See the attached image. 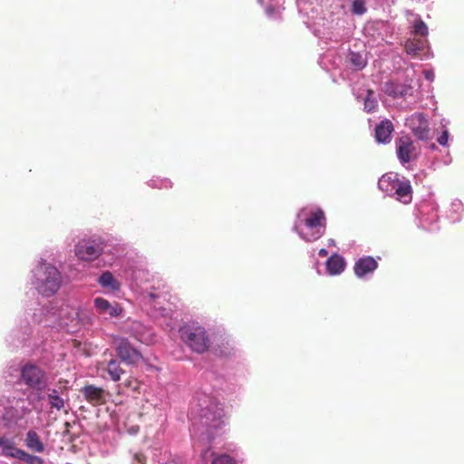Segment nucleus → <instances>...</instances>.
Segmentation results:
<instances>
[{"mask_svg": "<svg viewBox=\"0 0 464 464\" xmlns=\"http://www.w3.org/2000/svg\"><path fill=\"white\" fill-rule=\"evenodd\" d=\"M32 320L36 328L24 322L11 332L7 341L12 345L21 343L34 351L40 349L48 338H53L54 333L78 331L83 323V309L55 299L34 308Z\"/></svg>", "mask_w": 464, "mask_h": 464, "instance_id": "nucleus-1", "label": "nucleus"}, {"mask_svg": "<svg viewBox=\"0 0 464 464\" xmlns=\"http://www.w3.org/2000/svg\"><path fill=\"white\" fill-rule=\"evenodd\" d=\"M326 218L323 209L315 205H308L297 212L292 229L304 241L314 242L324 236Z\"/></svg>", "mask_w": 464, "mask_h": 464, "instance_id": "nucleus-2", "label": "nucleus"}, {"mask_svg": "<svg viewBox=\"0 0 464 464\" xmlns=\"http://www.w3.org/2000/svg\"><path fill=\"white\" fill-rule=\"evenodd\" d=\"M190 414L198 417L199 425L206 427L207 435L209 437L211 430L218 429L223 423L225 411L214 396L205 392H198L194 397Z\"/></svg>", "mask_w": 464, "mask_h": 464, "instance_id": "nucleus-3", "label": "nucleus"}, {"mask_svg": "<svg viewBox=\"0 0 464 464\" xmlns=\"http://www.w3.org/2000/svg\"><path fill=\"white\" fill-rule=\"evenodd\" d=\"M296 5L303 23L315 36L325 40H332L334 37V20L322 15L318 4L311 0H297Z\"/></svg>", "mask_w": 464, "mask_h": 464, "instance_id": "nucleus-4", "label": "nucleus"}, {"mask_svg": "<svg viewBox=\"0 0 464 464\" xmlns=\"http://www.w3.org/2000/svg\"><path fill=\"white\" fill-rule=\"evenodd\" d=\"M179 335L184 345L196 354L209 352L214 333L198 320L184 322L179 328Z\"/></svg>", "mask_w": 464, "mask_h": 464, "instance_id": "nucleus-5", "label": "nucleus"}, {"mask_svg": "<svg viewBox=\"0 0 464 464\" xmlns=\"http://www.w3.org/2000/svg\"><path fill=\"white\" fill-rule=\"evenodd\" d=\"M31 282L40 295L49 297L60 289L62 275L55 266L40 258L32 269Z\"/></svg>", "mask_w": 464, "mask_h": 464, "instance_id": "nucleus-6", "label": "nucleus"}, {"mask_svg": "<svg viewBox=\"0 0 464 464\" xmlns=\"http://www.w3.org/2000/svg\"><path fill=\"white\" fill-rule=\"evenodd\" d=\"M30 412L29 404L24 398L10 397L0 400V426L13 429Z\"/></svg>", "mask_w": 464, "mask_h": 464, "instance_id": "nucleus-7", "label": "nucleus"}, {"mask_svg": "<svg viewBox=\"0 0 464 464\" xmlns=\"http://www.w3.org/2000/svg\"><path fill=\"white\" fill-rule=\"evenodd\" d=\"M20 382L37 393L38 400H43L42 393L48 386V375L39 365L25 362L20 369Z\"/></svg>", "mask_w": 464, "mask_h": 464, "instance_id": "nucleus-8", "label": "nucleus"}, {"mask_svg": "<svg viewBox=\"0 0 464 464\" xmlns=\"http://www.w3.org/2000/svg\"><path fill=\"white\" fill-rule=\"evenodd\" d=\"M103 239L101 237H92L80 240L74 246L78 259L92 262L102 255Z\"/></svg>", "mask_w": 464, "mask_h": 464, "instance_id": "nucleus-9", "label": "nucleus"}, {"mask_svg": "<svg viewBox=\"0 0 464 464\" xmlns=\"http://www.w3.org/2000/svg\"><path fill=\"white\" fill-rule=\"evenodd\" d=\"M112 343L118 356L125 363L134 365L141 361V353L126 338L114 336Z\"/></svg>", "mask_w": 464, "mask_h": 464, "instance_id": "nucleus-10", "label": "nucleus"}, {"mask_svg": "<svg viewBox=\"0 0 464 464\" xmlns=\"http://www.w3.org/2000/svg\"><path fill=\"white\" fill-rule=\"evenodd\" d=\"M209 351H211L215 356L225 359L236 357L237 353V349L235 346L234 341L226 334H214Z\"/></svg>", "mask_w": 464, "mask_h": 464, "instance_id": "nucleus-11", "label": "nucleus"}, {"mask_svg": "<svg viewBox=\"0 0 464 464\" xmlns=\"http://www.w3.org/2000/svg\"><path fill=\"white\" fill-rule=\"evenodd\" d=\"M405 125L420 140L430 138V129L427 116L422 112H415L406 118Z\"/></svg>", "mask_w": 464, "mask_h": 464, "instance_id": "nucleus-12", "label": "nucleus"}, {"mask_svg": "<svg viewBox=\"0 0 464 464\" xmlns=\"http://www.w3.org/2000/svg\"><path fill=\"white\" fill-rule=\"evenodd\" d=\"M128 247L125 244L116 240L103 239L102 256L109 266H113L127 255Z\"/></svg>", "mask_w": 464, "mask_h": 464, "instance_id": "nucleus-13", "label": "nucleus"}, {"mask_svg": "<svg viewBox=\"0 0 464 464\" xmlns=\"http://www.w3.org/2000/svg\"><path fill=\"white\" fill-rule=\"evenodd\" d=\"M438 209V204L431 199L421 202L418 208V212L423 227L430 230L433 229V226L439 220Z\"/></svg>", "mask_w": 464, "mask_h": 464, "instance_id": "nucleus-14", "label": "nucleus"}, {"mask_svg": "<svg viewBox=\"0 0 464 464\" xmlns=\"http://www.w3.org/2000/svg\"><path fill=\"white\" fill-rule=\"evenodd\" d=\"M396 153L401 164L405 166L416 158L417 149L410 138L401 137L397 141Z\"/></svg>", "mask_w": 464, "mask_h": 464, "instance_id": "nucleus-15", "label": "nucleus"}, {"mask_svg": "<svg viewBox=\"0 0 464 464\" xmlns=\"http://www.w3.org/2000/svg\"><path fill=\"white\" fill-rule=\"evenodd\" d=\"M127 332L140 343L149 344L153 342L154 335L151 329L140 321H131L127 325Z\"/></svg>", "mask_w": 464, "mask_h": 464, "instance_id": "nucleus-16", "label": "nucleus"}, {"mask_svg": "<svg viewBox=\"0 0 464 464\" xmlns=\"http://www.w3.org/2000/svg\"><path fill=\"white\" fill-rule=\"evenodd\" d=\"M96 311L102 315H108L110 318L120 317L122 314V308L118 303H110L102 297H96L93 300Z\"/></svg>", "mask_w": 464, "mask_h": 464, "instance_id": "nucleus-17", "label": "nucleus"}, {"mask_svg": "<svg viewBox=\"0 0 464 464\" xmlns=\"http://www.w3.org/2000/svg\"><path fill=\"white\" fill-rule=\"evenodd\" d=\"M406 53L413 58L420 60L430 58V49L425 40H408L405 43Z\"/></svg>", "mask_w": 464, "mask_h": 464, "instance_id": "nucleus-18", "label": "nucleus"}, {"mask_svg": "<svg viewBox=\"0 0 464 464\" xmlns=\"http://www.w3.org/2000/svg\"><path fill=\"white\" fill-rule=\"evenodd\" d=\"M257 3L264 7L265 14L268 19L274 21L282 19V13L285 9L284 0H257Z\"/></svg>", "mask_w": 464, "mask_h": 464, "instance_id": "nucleus-19", "label": "nucleus"}, {"mask_svg": "<svg viewBox=\"0 0 464 464\" xmlns=\"http://www.w3.org/2000/svg\"><path fill=\"white\" fill-rule=\"evenodd\" d=\"M378 267L377 261L370 256L360 257L354 264L353 271L358 278H364Z\"/></svg>", "mask_w": 464, "mask_h": 464, "instance_id": "nucleus-20", "label": "nucleus"}, {"mask_svg": "<svg viewBox=\"0 0 464 464\" xmlns=\"http://www.w3.org/2000/svg\"><path fill=\"white\" fill-rule=\"evenodd\" d=\"M81 392L86 401L92 405H100L106 401V393L102 388L90 384L84 386Z\"/></svg>", "mask_w": 464, "mask_h": 464, "instance_id": "nucleus-21", "label": "nucleus"}, {"mask_svg": "<svg viewBox=\"0 0 464 464\" xmlns=\"http://www.w3.org/2000/svg\"><path fill=\"white\" fill-rule=\"evenodd\" d=\"M384 92L392 98H401L413 95V88L409 84H401L388 82L384 85Z\"/></svg>", "mask_w": 464, "mask_h": 464, "instance_id": "nucleus-22", "label": "nucleus"}, {"mask_svg": "<svg viewBox=\"0 0 464 464\" xmlns=\"http://www.w3.org/2000/svg\"><path fill=\"white\" fill-rule=\"evenodd\" d=\"M345 266L344 258L337 253L333 254L325 262L326 273L331 276L341 275Z\"/></svg>", "mask_w": 464, "mask_h": 464, "instance_id": "nucleus-23", "label": "nucleus"}, {"mask_svg": "<svg viewBox=\"0 0 464 464\" xmlns=\"http://www.w3.org/2000/svg\"><path fill=\"white\" fill-rule=\"evenodd\" d=\"M412 190L408 179H401L396 185L391 196H395L396 199L403 204H409L412 198Z\"/></svg>", "mask_w": 464, "mask_h": 464, "instance_id": "nucleus-24", "label": "nucleus"}, {"mask_svg": "<svg viewBox=\"0 0 464 464\" xmlns=\"http://www.w3.org/2000/svg\"><path fill=\"white\" fill-rule=\"evenodd\" d=\"M18 450L14 437L0 433V456L14 459Z\"/></svg>", "mask_w": 464, "mask_h": 464, "instance_id": "nucleus-25", "label": "nucleus"}, {"mask_svg": "<svg viewBox=\"0 0 464 464\" xmlns=\"http://www.w3.org/2000/svg\"><path fill=\"white\" fill-rule=\"evenodd\" d=\"M393 131V124L391 121H382L375 128V139L379 143H388Z\"/></svg>", "mask_w": 464, "mask_h": 464, "instance_id": "nucleus-26", "label": "nucleus"}, {"mask_svg": "<svg viewBox=\"0 0 464 464\" xmlns=\"http://www.w3.org/2000/svg\"><path fill=\"white\" fill-rule=\"evenodd\" d=\"M400 180L401 179L397 173L389 172L379 179L378 188L387 195L391 196Z\"/></svg>", "mask_w": 464, "mask_h": 464, "instance_id": "nucleus-27", "label": "nucleus"}, {"mask_svg": "<svg viewBox=\"0 0 464 464\" xmlns=\"http://www.w3.org/2000/svg\"><path fill=\"white\" fill-rule=\"evenodd\" d=\"M24 444L28 450L37 453L44 452L45 449L40 436L34 430H30L26 432Z\"/></svg>", "mask_w": 464, "mask_h": 464, "instance_id": "nucleus-28", "label": "nucleus"}, {"mask_svg": "<svg viewBox=\"0 0 464 464\" xmlns=\"http://www.w3.org/2000/svg\"><path fill=\"white\" fill-rule=\"evenodd\" d=\"M98 284L110 291L117 292L121 289V283L114 277L110 271H104L97 280Z\"/></svg>", "mask_w": 464, "mask_h": 464, "instance_id": "nucleus-29", "label": "nucleus"}, {"mask_svg": "<svg viewBox=\"0 0 464 464\" xmlns=\"http://www.w3.org/2000/svg\"><path fill=\"white\" fill-rule=\"evenodd\" d=\"M346 63L355 71H361L367 65V59L363 53L351 51L346 58Z\"/></svg>", "mask_w": 464, "mask_h": 464, "instance_id": "nucleus-30", "label": "nucleus"}, {"mask_svg": "<svg viewBox=\"0 0 464 464\" xmlns=\"http://www.w3.org/2000/svg\"><path fill=\"white\" fill-rule=\"evenodd\" d=\"M464 212V205L461 200L455 198L451 201L449 210L448 218L452 222H459Z\"/></svg>", "mask_w": 464, "mask_h": 464, "instance_id": "nucleus-31", "label": "nucleus"}, {"mask_svg": "<svg viewBox=\"0 0 464 464\" xmlns=\"http://www.w3.org/2000/svg\"><path fill=\"white\" fill-rule=\"evenodd\" d=\"M106 372L113 382L120 381L124 373V371L121 368L120 362L116 359H111L108 362Z\"/></svg>", "mask_w": 464, "mask_h": 464, "instance_id": "nucleus-32", "label": "nucleus"}, {"mask_svg": "<svg viewBox=\"0 0 464 464\" xmlns=\"http://www.w3.org/2000/svg\"><path fill=\"white\" fill-rule=\"evenodd\" d=\"M48 401L52 408L60 411L64 407L65 401L60 396L59 392L56 389L48 390Z\"/></svg>", "mask_w": 464, "mask_h": 464, "instance_id": "nucleus-33", "label": "nucleus"}, {"mask_svg": "<svg viewBox=\"0 0 464 464\" xmlns=\"http://www.w3.org/2000/svg\"><path fill=\"white\" fill-rule=\"evenodd\" d=\"M14 459L27 464H44V459L41 457L31 455L22 449L18 450Z\"/></svg>", "mask_w": 464, "mask_h": 464, "instance_id": "nucleus-34", "label": "nucleus"}, {"mask_svg": "<svg viewBox=\"0 0 464 464\" xmlns=\"http://www.w3.org/2000/svg\"><path fill=\"white\" fill-rule=\"evenodd\" d=\"M363 109L366 112L371 113L376 111L378 102L372 91L367 90L366 96L363 99Z\"/></svg>", "mask_w": 464, "mask_h": 464, "instance_id": "nucleus-35", "label": "nucleus"}, {"mask_svg": "<svg viewBox=\"0 0 464 464\" xmlns=\"http://www.w3.org/2000/svg\"><path fill=\"white\" fill-rule=\"evenodd\" d=\"M148 185L154 188H170L172 187V182L167 178L161 179L155 177L148 181Z\"/></svg>", "mask_w": 464, "mask_h": 464, "instance_id": "nucleus-36", "label": "nucleus"}, {"mask_svg": "<svg viewBox=\"0 0 464 464\" xmlns=\"http://www.w3.org/2000/svg\"><path fill=\"white\" fill-rule=\"evenodd\" d=\"M351 12L356 15H362L367 12L365 0H352Z\"/></svg>", "mask_w": 464, "mask_h": 464, "instance_id": "nucleus-37", "label": "nucleus"}, {"mask_svg": "<svg viewBox=\"0 0 464 464\" xmlns=\"http://www.w3.org/2000/svg\"><path fill=\"white\" fill-rule=\"evenodd\" d=\"M161 298V294L160 292H155L153 290L145 291L143 293V299L151 304L156 305L159 304L158 300Z\"/></svg>", "mask_w": 464, "mask_h": 464, "instance_id": "nucleus-38", "label": "nucleus"}, {"mask_svg": "<svg viewBox=\"0 0 464 464\" xmlns=\"http://www.w3.org/2000/svg\"><path fill=\"white\" fill-rule=\"evenodd\" d=\"M413 32L420 36H427L429 29L427 24L422 20L419 19L414 23Z\"/></svg>", "mask_w": 464, "mask_h": 464, "instance_id": "nucleus-39", "label": "nucleus"}, {"mask_svg": "<svg viewBox=\"0 0 464 464\" xmlns=\"http://www.w3.org/2000/svg\"><path fill=\"white\" fill-rule=\"evenodd\" d=\"M212 464H237L236 459L227 454H220L214 457Z\"/></svg>", "mask_w": 464, "mask_h": 464, "instance_id": "nucleus-40", "label": "nucleus"}, {"mask_svg": "<svg viewBox=\"0 0 464 464\" xmlns=\"http://www.w3.org/2000/svg\"><path fill=\"white\" fill-rule=\"evenodd\" d=\"M130 464H146L147 458L146 456L140 452V451H130Z\"/></svg>", "mask_w": 464, "mask_h": 464, "instance_id": "nucleus-41", "label": "nucleus"}, {"mask_svg": "<svg viewBox=\"0 0 464 464\" xmlns=\"http://www.w3.org/2000/svg\"><path fill=\"white\" fill-rule=\"evenodd\" d=\"M450 132L447 129L443 130L441 134L437 137V142L443 147L449 146Z\"/></svg>", "mask_w": 464, "mask_h": 464, "instance_id": "nucleus-42", "label": "nucleus"}, {"mask_svg": "<svg viewBox=\"0 0 464 464\" xmlns=\"http://www.w3.org/2000/svg\"><path fill=\"white\" fill-rule=\"evenodd\" d=\"M423 74H424L425 79L428 80L429 82H433L434 81L435 74H434V72L432 70H425L423 72Z\"/></svg>", "mask_w": 464, "mask_h": 464, "instance_id": "nucleus-43", "label": "nucleus"}, {"mask_svg": "<svg viewBox=\"0 0 464 464\" xmlns=\"http://www.w3.org/2000/svg\"><path fill=\"white\" fill-rule=\"evenodd\" d=\"M139 431V427L138 426H131L130 428L128 429V432L130 434V435H135L137 434Z\"/></svg>", "mask_w": 464, "mask_h": 464, "instance_id": "nucleus-44", "label": "nucleus"}, {"mask_svg": "<svg viewBox=\"0 0 464 464\" xmlns=\"http://www.w3.org/2000/svg\"><path fill=\"white\" fill-rule=\"evenodd\" d=\"M320 256H326L328 255V251L325 248H321L318 252Z\"/></svg>", "mask_w": 464, "mask_h": 464, "instance_id": "nucleus-45", "label": "nucleus"}, {"mask_svg": "<svg viewBox=\"0 0 464 464\" xmlns=\"http://www.w3.org/2000/svg\"><path fill=\"white\" fill-rule=\"evenodd\" d=\"M197 432H198V428H197L196 423H194L193 427H192V430H191V436L192 437L196 436Z\"/></svg>", "mask_w": 464, "mask_h": 464, "instance_id": "nucleus-46", "label": "nucleus"}, {"mask_svg": "<svg viewBox=\"0 0 464 464\" xmlns=\"http://www.w3.org/2000/svg\"><path fill=\"white\" fill-rule=\"evenodd\" d=\"M429 149H430V150H433V151H434V150H438V146H437L435 143H430V144L429 145Z\"/></svg>", "mask_w": 464, "mask_h": 464, "instance_id": "nucleus-47", "label": "nucleus"}, {"mask_svg": "<svg viewBox=\"0 0 464 464\" xmlns=\"http://www.w3.org/2000/svg\"><path fill=\"white\" fill-rule=\"evenodd\" d=\"M335 246V241H334V239L330 238L328 240V246Z\"/></svg>", "mask_w": 464, "mask_h": 464, "instance_id": "nucleus-48", "label": "nucleus"}, {"mask_svg": "<svg viewBox=\"0 0 464 464\" xmlns=\"http://www.w3.org/2000/svg\"><path fill=\"white\" fill-rule=\"evenodd\" d=\"M447 156H448L449 160H445V164H450L451 162V159L450 158L449 154Z\"/></svg>", "mask_w": 464, "mask_h": 464, "instance_id": "nucleus-49", "label": "nucleus"}]
</instances>
